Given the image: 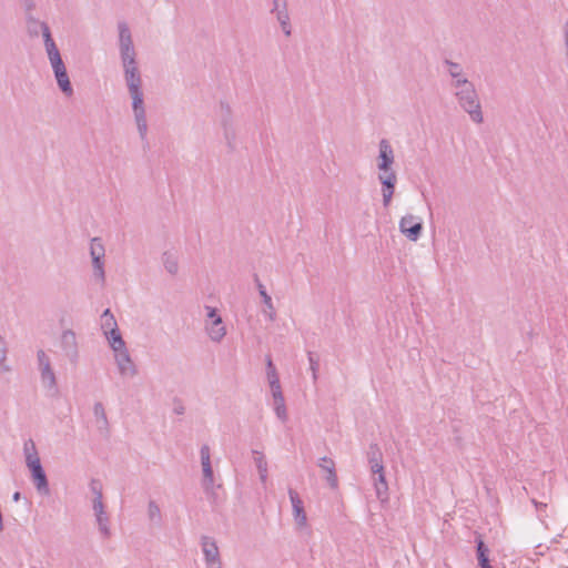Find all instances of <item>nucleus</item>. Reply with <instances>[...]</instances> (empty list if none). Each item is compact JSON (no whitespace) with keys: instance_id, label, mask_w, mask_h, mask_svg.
<instances>
[{"instance_id":"obj_36","label":"nucleus","mask_w":568,"mask_h":568,"mask_svg":"<svg viewBox=\"0 0 568 568\" xmlns=\"http://www.w3.org/2000/svg\"><path fill=\"white\" fill-rule=\"evenodd\" d=\"M36 22H40V21L37 19H33V18L29 19V21H28V29H29V33L31 36H38L39 32L42 33L41 28L39 27V24H36Z\"/></svg>"},{"instance_id":"obj_3","label":"nucleus","mask_w":568,"mask_h":568,"mask_svg":"<svg viewBox=\"0 0 568 568\" xmlns=\"http://www.w3.org/2000/svg\"><path fill=\"white\" fill-rule=\"evenodd\" d=\"M378 160V170L381 171L378 180L382 184L383 205L387 207L394 195L397 178L396 173L392 170V164L394 163L393 148L385 139L379 142Z\"/></svg>"},{"instance_id":"obj_24","label":"nucleus","mask_w":568,"mask_h":568,"mask_svg":"<svg viewBox=\"0 0 568 568\" xmlns=\"http://www.w3.org/2000/svg\"><path fill=\"white\" fill-rule=\"evenodd\" d=\"M253 455H254V464L257 468L260 480L262 484H265L267 480V476H268L266 458L258 450H253Z\"/></svg>"},{"instance_id":"obj_31","label":"nucleus","mask_w":568,"mask_h":568,"mask_svg":"<svg viewBox=\"0 0 568 568\" xmlns=\"http://www.w3.org/2000/svg\"><path fill=\"white\" fill-rule=\"evenodd\" d=\"M93 275L102 284L105 281L104 258L92 260Z\"/></svg>"},{"instance_id":"obj_16","label":"nucleus","mask_w":568,"mask_h":568,"mask_svg":"<svg viewBox=\"0 0 568 568\" xmlns=\"http://www.w3.org/2000/svg\"><path fill=\"white\" fill-rule=\"evenodd\" d=\"M288 496L293 508V516L298 528L307 525V516L304 509L303 500L300 495L292 488L288 489Z\"/></svg>"},{"instance_id":"obj_14","label":"nucleus","mask_w":568,"mask_h":568,"mask_svg":"<svg viewBox=\"0 0 568 568\" xmlns=\"http://www.w3.org/2000/svg\"><path fill=\"white\" fill-rule=\"evenodd\" d=\"M114 359L121 376L133 377L138 374V368L133 363L126 347L114 352Z\"/></svg>"},{"instance_id":"obj_35","label":"nucleus","mask_w":568,"mask_h":568,"mask_svg":"<svg viewBox=\"0 0 568 568\" xmlns=\"http://www.w3.org/2000/svg\"><path fill=\"white\" fill-rule=\"evenodd\" d=\"M318 467H321L324 471H329L332 469H335V463L329 457H322L318 460Z\"/></svg>"},{"instance_id":"obj_17","label":"nucleus","mask_w":568,"mask_h":568,"mask_svg":"<svg viewBox=\"0 0 568 568\" xmlns=\"http://www.w3.org/2000/svg\"><path fill=\"white\" fill-rule=\"evenodd\" d=\"M273 9L272 12L276 13L277 21L281 24L282 31L286 37H290L292 33L291 24H290V16L286 9V2L283 0V3L278 2V0H273Z\"/></svg>"},{"instance_id":"obj_10","label":"nucleus","mask_w":568,"mask_h":568,"mask_svg":"<svg viewBox=\"0 0 568 568\" xmlns=\"http://www.w3.org/2000/svg\"><path fill=\"white\" fill-rule=\"evenodd\" d=\"M202 551L207 568H222L220 551L215 540L209 536L201 538Z\"/></svg>"},{"instance_id":"obj_2","label":"nucleus","mask_w":568,"mask_h":568,"mask_svg":"<svg viewBox=\"0 0 568 568\" xmlns=\"http://www.w3.org/2000/svg\"><path fill=\"white\" fill-rule=\"evenodd\" d=\"M36 24H39L42 30L45 52L53 70L57 84L65 97H71L73 94V88L60 51L51 36L50 28L45 22H36Z\"/></svg>"},{"instance_id":"obj_8","label":"nucleus","mask_w":568,"mask_h":568,"mask_svg":"<svg viewBox=\"0 0 568 568\" xmlns=\"http://www.w3.org/2000/svg\"><path fill=\"white\" fill-rule=\"evenodd\" d=\"M38 367L40 371L41 383L51 395L58 394L57 377L51 366L50 357L43 349L37 352Z\"/></svg>"},{"instance_id":"obj_21","label":"nucleus","mask_w":568,"mask_h":568,"mask_svg":"<svg viewBox=\"0 0 568 568\" xmlns=\"http://www.w3.org/2000/svg\"><path fill=\"white\" fill-rule=\"evenodd\" d=\"M445 64L447 65V71L449 75L453 78L452 85L454 88L462 87L469 82L468 79L465 77L463 68L459 63L453 62L450 60H445Z\"/></svg>"},{"instance_id":"obj_32","label":"nucleus","mask_w":568,"mask_h":568,"mask_svg":"<svg viewBox=\"0 0 568 568\" xmlns=\"http://www.w3.org/2000/svg\"><path fill=\"white\" fill-rule=\"evenodd\" d=\"M7 343L6 341L0 336V371L2 373H8L11 371V367L6 363L7 361Z\"/></svg>"},{"instance_id":"obj_34","label":"nucleus","mask_w":568,"mask_h":568,"mask_svg":"<svg viewBox=\"0 0 568 568\" xmlns=\"http://www.w3.org/2000/svg\"><path fill=\"white\" fill-rule=\"evenodd\" d=\"M89 487H90V490L92 491V494L94 495V498L103 499L102 485L99 479H95V478L91 479Z\"/></svg>"},{"instance_id":"obj_39","label":"nucleus","mask_w":568,"mask_h":568,"mask_svg":"<svg viewBox=\"0 0 568 568\" xmlns=\"http://www.w3.org/2000/svg\"><path fill=\"white\" fill-rule=\"evenodd\" d=\"M308 361H310V367L313 373V379L315 381L317 378L316 372H317V367H318V362L314 358L312 353L308 354Z\"/></svg>"},{"instance_id":"obj_20","label":"nucleus","mask_w":568,"mask_h":568,"mask_svg":"<svg viewBox=\"0 0 568 568\" xmlns=\"http://www.w3.org/2000/svg\"><path fill=\"white\" fill-rule=\"evenodd\" d=\"M93 415L95 417L97 428L104 437L109 436V420L102 403L97 402L93 406Z\"/></svg>"},{"instance_id":"obj_33","label":"nucleus","mask_w":568,"mask_h":568,"mask_svg":"<svg viewBox=\"0 0 568 568\" xmlns=\"http://www.w3.org/2000/svg\"><path fill=\"white\" fill-rule=\"evenodd\" d=\"M95 517L100 532L103 535L104 538H109L111 535L109 527V516L106 514H103L98 515Z\"/></svg>"},{"instance_id":"obj_25","label":"nucleus","mask_w":568,"mask_h":568,"mask_svg":"<svg viewBox=\"0 0 568 568\" xmlns=\"http://www.w3.org/2000/svg\"><path fill=\"white\" fill-rule=\"evenodd\" d=\"M164 268L171 275H175L179 272V262L174 253L164 252L162 256Z\"/></svg>"},{"instance_id":"obj_19","label":"nucleus","mask_w":568,"mask_h":568,"mask_svg":"<svg viewBox=\"0 0 568 568\" xmlns=\"http://www.w3.org/2000/svg\"><path fill=\"white\" fill-rule=\"evenodd\" d=\"M272 397H273V408L275 412V415L278 419L282 422H286L287 419V412L285 406V399L283 396L282 387H273L271 388Z\"/></svg>"},{"instance_id":"obj_5","label":"nucleus","mask_w":568,"mask_h":568,"mask_svg":"<svg viewBox=\"0 0 568 568\" xmlns=\"http://www.w3.org/2000/svg\"><path fill=\"white\" fill-rule=\"evenodd\" d=\"M383 455L377 444H371L367 452V459L371 471L377 475L375 479L376 495L378 498H383L387 495L388 486L385 478Z\"/></svg>"},{"instance_id":"obj_22","label":"nucleus","mask_w":568,"mask_h":568,"mask_svg":"<svg viewBox=\"0 0 568 568\" xmlns=\"http://www.w3.org/2000/svg\"><path fill=\"white\" fill-rule=\"evenodd\" d=\"M476 554H477V560L478 566L480 568H493L489 560V549L485 545L481 537L476 538Z\"/></svg>"},{"instance_id":"obj_27","label":"nucleus","mask_w":568,"mask_h":568,"mask_svg":"<svg viewBox=\"0 0 568 568\" xmlns=\"http://www.w3.org/2000/svg\"><path fill=\"white\" fill-rule=\"evenodd\" d=\"M90 255L92 260L104 258L105 248L100 237H93L91 240Z\"/></svg>"},{"instance_id":"obj_38","label":"nucleus","mask_w":568,"mask_h":568,"mask_svg":"<svg viewBox=\"0 0 568 568\" xmlns=\"http://www.w3.org/2000/svg\"><path fill=\"white\" fill-rule=\"evenodd\" d=\"M326 473H327L326 480H327L328 485L332 488H335L337 486V476H336L335 469H332V470L326 471Z\"/></svg>"},{"instance_id":"obj_40","label":"nucleus","mask_w":568,"mask_h":568,"mask_svg":"<svg viewBox=\"0 0 568 568\" xmlns=\"http://www.w3.org/2000/svg\"><path fill=\"white\" fill-rule=\"evenodd\" d=\"M531 503L538 513H541L547 508L546 503L538 501L536 498H531Z\"/></svg>"},{"instance_id":"obj_9","label":"nucleus","mask_w":568,"mask_h":568,"mask_svg":"<svg viewBox=\"0 0 568 568\" xmlns=\"http://www.w3.org/2000/svg\"><path fill=\"white\" fill-rule=\"evenodd\" d=\"M207 321L205 329L207 335L213 342H221L226 334L225 326L223 325L222 317L219 315L215 307L205 306Z\"/></svg>"},{"instance_id":"obj_4","label":"nucleus","mask_w":568,"mask_h":568,"mask_svg":"<svg viewBox=\"0 0 568 568\" xmlns=\"http://www.w3.org/2000/svg\"><path fill=\"white\" fill-rule=\"evenodd\" d=\"M455 89V97L460 108L469 114L473 122L478 124L483 123L484 116L481 105L475 85L471 82H468Z\"/></svg>"},{"instance_id":"obj_12","label":"nucleus","mask_w":568,"mask_h":568,"mask_svg":"<svg viewBox=\"0 0 568 568\" xmlns=\"http://www.w3.org/2000/svg\"><path fill=\"white\" fill-rule=\"evenodd\" d=\"M26 465L31 473V478L36 485L37 490L42 495H48L50 491L49 483L47 474L41 465V460H31Z\"/></svg>"},{"instance_id":"obj_1","label":"nucleus","mask_w":568,"mask_h":568,"mask_svg":"<svg viewBox=\"0 0 568 568\" xmlns=\"http://www.w3.org/2000/svg\"><path fill=\"white\" fill-rule=\"evenodd\" d=\"M119 52L123 67V74L128 91L142 89V77L138 68L136 52L129 26L121 21L118 23Z\"/></svg>"},{"instance_id":"obj_30","label":"nucleus","mask_w":568,"mask_h":568,"mask_svg":"<svg viewBox=\"0 0 568 568\" xmlns=\"http://www.w3.org/2000/svg\"><path fill=\"white\" fill-rule=\"evenodd\" d=\"M148 517L155 525H161L162 514L159 505L154 500H150L148 505Z\"/></svg>"},{"instance_id":"obj_6","label":"nucleus","mask_w":568,"mask_h":568,"mask_svg":"<svg viewBox=\"0 0 568 568\" xmlns=\"http://www.w3.org/2000/svg\"><path fill=\"white\" fill-rule=\"evenodd\" d=\"M221 115H220V124L223 130V136L225 144L230 152L236 150L237 141H236V128L234 123V119L232 115V111L229 104L221 102L220 104Z\"/></svg>"},{"instance_id":"obj_7","label":"nucleus","mask_w":568,"mask_h":568,"mask_svg":"<svg viewBox=\"0 0 568 568\" xmlns=\"http://www.w3.org/2000/svg\"><path fill=\"white\" fill-rule=\"evenodd\" d=\"M132 99V110L134 114V120L136 123L138 132L142 141L146 140L148 134V122H146V113L144 108V97L143 91L134 90L129 92Z\"/></svg>"},{"instance_id":"obj_29","label":"nucleus","mask_w":568,"mask_h":568,"mask_svg":"<svg viewBox=\"0 0 568 568\" xmlns=\"http://www.w3.org/2000/svg\"><path fill=\"white\" fill-rule=\"evenodd\" d=\"M101 328L104 333L118 328L116 321L109 308L104 310L101 315Z\"/></svg>"},{"instance_id":"obj_13","label":"nucleus","mask_w":568,"mask_h":568,"mask_svg":"<svg viewBox=\"0 0 568 568\" xmlns=\"http://www.w3.org/2000/svg\"><path fill=\"white\" fill-rule=\"evenodd\" d=\"M400 232L410 241H417L423 231V223L414 215L408 214L399 221Z\"/></svg>"},{"instance_id":"obj_37","label":"nucleus","mask_w":568,"mask_h":568,"mask_svg":"<svg viewBox=\"0 0 568 568\" xmlns=\"http://www.w3.org/2000/svg\"><path fill=\"white\" fill-rule=\"evenodd\" d=\"M92 508H93V511H94L95 516L106 514L104 511V504H103L102 499L94 498L93 499Z\"/></svg>"},{"instance_id":"obj_28","label":"nucleus","mask_w":568,"mask_h":568,"mask_svg":"<svg viewBox=\"0 0 568 568\" xmlns=\"http://www.w3.org/2000/svg\"><path fill=\"white\" fill-rule=\"evenodd\" d=\"M23 455H24L26 464L30 463L31 460L40 459L36 444L31 438L24 442Z\"/></svg>"},{"instance_id":"obj_15","label":"nucleus","mask_w":568,"mask_h":568,"mask_svg":"<svg viewBox=\"0 0 568 568\" xmlns=\"http://www.w3.org/2000/svg\"><path fill=\"white\" fill-rule=\"evenodd\" d=\"M201 455V465L203 471V488L207 491L214 487V475L211 465V455L210 447L207 445H203L200 449Z\"/></svg>"},{"instance_id":"obj_42","label":"nucleus","mask_w":568,"mask_h":568,"mask_svg":"<svg viewBox=\"0 0 568 568\" xmlns=\"http://www.w3.org/2000/svg\"><path fill=\"white\" fill-rule=\"evenodd\" d=\"M20 498H21V494H20L19 491H16V493L13 494V496H12V499H13L14 501H19V500H20Z\"/></svg>"},{"instance_id":"obj_41","label":"nucleus","mask_w":568,"mask_h":568,"mask_svg":"<svg viewBox=\"0 0 568 568\" xmlns=\"http://www.w3.org/2000/svg\"><path fill=\"white\" fill-rule=\"evenodd\" d=\"M173 412L176 415H183L185 413V407L181 402H176L174 405Z\"/></svg>"},{"instance_id":"obj_43","label":"nucleus","mask_w":568,"mask_h":568,"mask_svg":"<svg viewBox=\"0 0 568 568\" xmlns=\"http://www.w3.org/2000/svg\"><path fill=\"white\" fill-rule=\"evenodd\" d=\"M278 2H281V0H278Z\"/></svg>"},{"instance_id":"obj_18","label":"nucleus","mask_w":568,"mask_h":568,"mask_svg":"<svg viewBox=\"0 0 568 568\" xmlns=\"http://www.w3.org/2000/svg\"><path fill=\"white\" fill-rule=\"evenodd\" d=\"M254 282L256 283L260 296L262 297L263 304L265 306L263 314L268 318V321L273 322L275 320L276 312L273 306L272 297L268 295L265 286L261 283L256 274L254 275Z\"/></svg>"},{"instance_id":"obj_26","label":"nucleus","mask_w":568,"mask_h":568,"mask_svg":"<svg viewBox=\"0 0 568 568\" xmlns=\"http://www.w3.org/2000/svg\"><path fill=\"white\" fill-rule=\"evenodd\" d=\"M266 376L271 388L281 386L278 374L271 356L266 357Z\"/></svg>"},{"instance_id":"obj_23","label":"nucleus","mask_w":568,"mask_h":568,"mask_svg":"<svg viewBox=\"0 0 568 568\" xmlns=\"http://www.w3.org/2000/svg\"><path fill=\"white\" fill-rule=\"evenodd\" d=\"M104 335H105V337L110 344V347L112 348L113 352H118V351H121L126 347L125 342L122 338L119 327L113 328L109 332H105Z\"/></svg>"},{"instance_id":"obj_11","label":"nucleus","mask_w":568,"mask_h":568,"mask_svg":"<svg viewBox=\"0 0 568 568\" xmlns=\"http://www.w3.org/2000/svg\"><path fill=\"white\" fill-rule=\"evenodd\" d=\"M60 347L65 357L75 364L79 359L78 342L75 333L72 329H65L60 337Z\"/></svg>"}]
</instances>
